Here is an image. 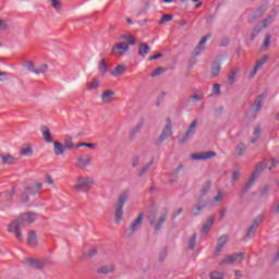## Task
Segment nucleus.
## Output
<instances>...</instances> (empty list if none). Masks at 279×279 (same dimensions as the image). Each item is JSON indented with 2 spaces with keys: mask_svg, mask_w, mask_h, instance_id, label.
Segmentation results:
<instances>
[{
  "mask_svg": "<svg viewBox=\"0 0 279 279\" xmlns=\"http://www.w3.org/2000/svg\"><path fill=\"white\" fill-rule=\"evenodd\" d=\"M206 206V201L201 199L197 202V204L191 209L192 216L197 217L202 210H204Z\"/></svg>",
  "mask_w": 279,
  "mask_h": 279,
  "instance_id": "412c9836",
  "label": "nucleus"
},
{
  "mask_svg": "<svg viewBox=\"0 0 279 279\" xmlns=\"http://www.w3.org/2000/svg\"><path fill=\"white\" fill-rule=\"evenodd\" d=\"M227 244H228V235L225 234V235H221L220 238H218V244L216 247L217 254L222 252L223 247H226Z\"/></svg>",
  "mask_w": 279,
  "mask_h": 279,
  "instance_id": "bb28decb",
  "label": "nucleus"
},
{
  "mask_svg": "<svg viewBox=\"0 0 279 279\" xmlns=\"http://www.w3.org/2000/svg\"><path fill=\"white\" fill-rule=\"evenodd\" d=\"M145 219V213H140L137 218L133 220V222L130 225L128 229L124 230V236H133L134 232L143 226V220Z\"/></svg>",
  "mask_w": 279,
  "mask_h": 279,
  "instance_id": "39448f33",
  "label": "nucleus"
},
{
  "mask_svg": "<svg viewBox=\"0 0 279 279\" xmlns=\"http://www.w3.org/2000/svg\"><path fill=\"white\" fill-rule=\"evenodd\" d=\"M24 265L32 267L33 269H45L47 265H51V260L49 259H34V258H25Z\"/></svg>",
  "mask_w": 279,
  "mask_h": 279,
  "instance_id": "0eeeda50",
  "label": "nucleus"
},
{
  "mask_svg": "<svg viewBox=\"0 0 279 279\" xmlns=\"http://www.w3.org/2000/svg\"><path fill=\"white\" fill-rule=\"evenodd\" d=\"M269 45H271V34L266 35L263 47H269Z\"/></svg>",
  "mask_w": 279,
  "mask_h": 279,
  "instance_id": "4d7b16f0",
  "label": "nucleus"
},
{
  "mask_svg": "<svg viewBox=\"0 0 279 279\" xmlns=\"http://www.w3.org/2000/svg\"><path fill=\"white\" fill-rule=\"evenodd\" d=\"M119 40H125L124 43H126L128 45H136V38H134L132 35L130 34H124L121 35L119 37Z\"/></svg>",
  "mask_w": 279,
  "mask_h": 279,
  "instance_id": "58836bf2",
  "label": "nucleus"
},
{
  "mask_svg": "<svg viewBox=\"0 0 279 279\" xmlns=\"http://www.w3.org/2000/svg\"><path fill=\"white\" fill-rule=\"evenodd\" d=\"M197 120H193L192 123L189 125L187 130L185 131V133L183 134V136L179 138L180 145H184L186 141L193 138L195 132H197Z\"/></svg>",
  "mask_w": 279,
  "mask_h": 279,
  "instance_id": "6e6552de",
  "label": "nucleus"
},
{
  "mask_svg": "<svg viewBox=\"0 0 279 279\" xmlns=\"http://www.w3.org/2000/svg\"><path fill=\"white\" fill-rule=\"evenodd\" d=\"M93 158L90 155H86L85 158L84 156H78L77 161H76V167L78 169H86V167L90 166Z\"/></svg>",
  "mask_w": 279,
  "mask_h": 279,
  "instance_id": "2eb2a0df",
  "label": "nucleus"
},
{
  "mask_svg": "<svg viewBox=\"0 0 279 279\" xmlns=\"http://www.w3.org/2000/svg\"><path fill=\"white\" fill-rule=\"evenodd\" d=\"M169 215V211L165 210L159 219L157 220V223H155L154 230L155 232H160V230L162 229V226H165V221H167V216Z\"/></svg>",
  "mask_w": 279,
  "mask_h": 279,
  "instance_id": "aec40b11",
  "label": "nucleus"
},
{
  "mask_svg": "<svg viewBox=\"0 0 279 279\" xmlns=\"http://www.w3.org/2000/svg\"><path fill=\"white\" fill-rule=\"evenodd\" d=\"M165 72V69L162 68H157L155 69V71L150 74V77H158V75H160L161 73Z\"/></svg>",
  "mask_w": 279,
  "mask_h": 279,
  "instance_id": "6e6d98bb",
  "label": "nucleus"
},
{
  "mask_svg": "<svg viewBox=\"0 0 279 279\" xmlns=\"http://www.w3.org/2000/svg\"><path fill=\"white\" fill-rule=\"evenodd\" d=\"M223 199V192L218 191L217 195L214 197V202H221Z\"/></svg>",
  "mask_w": 279,
  "mask_h": 279,
  "instance_id": "e2e57ef3",
  "label": "nucleus"
},
{
  "mask_svg": "<svg viewBox=\"0 0 279 279\" xmlns=\"http://www.w3.org/2000/svg\"><path fill=\"white\" fill-rule=\"evenodd\" d=\"M265 12H267V5H262V7L257 8V10L254 12L253 16L251 19H248V23H254V21H256L257 19H260V16H263V14H265Z\"/></svg>",
  "mask_w": 279,
  "mask_h": 279,
  "instance_id": "4be33fe9",
  "label": "nucleus"
},
{
  "mask_svg": "<svg viewBox=\"0 0 279 279\" xmlns=\"http://www.w3.org/2000/svg\"><path fill=\"white\" fill-rule=\"evenodd\" d=\"M192 101H202V96L199 94H194L191 96Z\"/></svg>",
  "mask_w": 279,
  "mask_h": 279,
  "instance_id": "338daca9",
  "label": "nucleus"
},
{
  "mask_svg": "<svg viewBox=\"0 0 279 279\" xmlns=\"http://www.w3.org/2000/svg\"><path fill=\"white\" fill-rule=\"evenodd\" d=\"M20 154L21 156H34V148H32V145L26 144L21 148Z\"/></svg>",
  "mask_w": 279,
  "mask_h": 279,
  "instance_id": "e433bc0d",
  "label": "nucleus"
},
{
  "mask_svg": "<svg viewBox=\"0 0 279 279\" xmlns=\"http://www.w3.org/2000/svg\"><path fill=\"white\" fill-rule=\"evenodd\" d=\"M153 165H154V159L149 163H147L144 167H142V169L137 173L138 178H143V174L147 173V171H149V169H151Z\"/></svg>",
  "mask_w": 279,
  "mask_h": 279,
  "instance_id": "79ce46f5",
  "label": "nucleus"
},
{
  "mask_svg": "<svg viewBox=\"0 0 279 279\" xmlns=\"http://www.w3.org/2000/svg\"><path fill=\"white\" fill-rule=\"evenodd\" d=\"M260 32H263V26L262 25H257L254 27L253 33L251 34V40H255L256 36L258 34H260Z\"/></svg>",
  "mask_w": 279,
  "mask_h": 279,
  "instance_id": "8fccbe9b",
  "label": "nucleus"
},
{
  "mask_svg": "<svg viewBox=\"0 0 279 279\" xmlns=\"http://www.w3.org/2000/svg\"><path fill=\"white\" fill-rule=\"evenodd\" d=\"M265 97H267V92L262 93L255 100V112H260V108H263V102L265 101Z\"/></svg>",
  "mask_w": 279,
  "mask_h": 279,
  "instance_id": "c85d7f7f",
  "label": "nucleus"
},
{
  "mask_svg": "<svg viewBox=\"0 0 279 279\" xmlns=\"http://www.w3.org/2000/svg\"><path fill=\"white\" fill-rule=\"evenodd\" d=\"M170 21H173V15L171 14H163L161 19L158 22V25H165V23H169Z\"/></svg>",
  "mask_w": 279,
  "mask_h": 279,
  "instance_id": "a18cd8bd",
  "label": "nucleus"
},
{
  "mask_svg": "<svg viewBox=\"0 0 279 279\" xmlns=\"http://www.w3.org/2000/svg\"><path fill=\"white\" fill-rule=\"evenodd\" d=\"M138 165H141V157H138L137 155H135L133 157V161H132V167L133 169H136V167H138Z\"/></svg>",
  "mask_w": 279,
  "mask_h": 279,
  "instance_id": "5fc2aeb1",
  "label": "nucleus"
},
{
  "mask_svg": "<svg viewBox=\"0 0 279 279\" xmlns=\"http://www.w3.org/2000/svg\"><path fill=\"white\" fill-rule=\"evenodd\" d=\"M0 29H2V32H5V29H9L8 21L0 19Z\"/></svg>",
  "mask_w": 279,
  "mask_h": 279,
  "instance_id": "bf43d9fd",
  "label": "nucleus"
},
{
  "mask_svg": "<svg viewBox=\"0 0 279 279\" xmlns=\"http://www.w3.org/2000/svg\"><path fill=\"white\" fill-rule=\"evenodd\" d=\"M210 279H223V275L220 272L214 271L210 274Z\"/></svg>",
  "mask_w": 279,
  "mask_h": 279,
  "instance_id": "680f3d73",
  "label": "nucleus"
},
{
  "mask_svg": "<svg viewBox=\"0 0 279 279\" xmlns=\"http://www.w3.org/2000/svg\"><path fill=\"white\" fill-rule=\"evenodd\" d=\"M184 169V165L180 163L177 169L172 172L170 182H174V180H178V175H180V171Z\"/></svg>",
  "mask_w": 279,
  "mask_h": 279,
  "instance_id": "c03bdc74",
  "label": "nucleus"
},
{
  "mask_svg": "<svg viewBox=\"0 0 279 279\" xmlns=\"http://www.w3.org/2000/svg\"><path fill=\"white\" fill-rule=\"evenodd\" d=\"M148 221L150 226H155L156 223V214H153L150 216H148Z\"/></svg>",
  "mask_w": 279,
  "mask_h": 279,
  "instance_id": "69168bd1",
  "label": "nucleus"
},
{
  "mask_svg": "<svg viewBox=\"0 0 279 279\" xmlns=\"http://www.w3.org/2000/svg\"><path fill=\"white\" fill-rule=\"evenodd\" d=\"M126 69L125 65L123 64H119L117 65L112 71H111V75L113 77H119L121 75H123V73H125Z\"/></svg>",
  "mask_w": 279,
  "mask_h": 279,
  "instance_id": "72a5a7b5",
  "label": "nucleus"
},
{
  "mask_svg": "<svg viewBox=\"0 0 279 279\" xmlns=\"http://www.w3.org/2000/svg\"><path fill=\"white\" fill-rule=\"evenodd\" d=\"M267 165H269V160L267 159H264L262 162H258L256 165L255 170L253 171L251 178L248 179L246 184L243 186V189L240 191V197H243V195H245V193H247V191L252 189L258 175H260V173H263V171L267 169Z\"/></svg>",
  "mask_w": 279,
  "mask_h": 279,
  "instance_id": "f03ea898",
  "label": "nucleus"
},
{
  "mask_svg": "<svg viewBox=\"0 0 279 279\" xmlns=\"http://www.w3.org/2000/svg\"><path fill=\"white\" fill-rule=\"evenodd\" d=\"M21 202H23V204H27V202H29V193L25 190L21 194Z\"/></svg>",
  "mask_w": 279,
  "mask_h": 279,
  "instance_id": "864d4df0",
  "label": "nucleus"
},
{
  "mask_svg": "<svg viewBox=\"0 0 279 279\" xmlns=\"http://www.w3.org/2000/svg\"><path fill=\"white\" fill-rule=\"evenodd\" d=\"M40 189H43V183L41 182H37V183H33L32 185H27L25 187V191H27L28 195H38V193H40Z\"/></svg>",
  "mask_w": 279,
  "mask_h": 279,
  "instance_id": "dca6fc26",
  "label": "nucleus"
},
{
  "mask_svg": "<svg viewBox=\"0 0 279 279\" xmlns=\"http://www.w3.org/2000/svg\"><path fill=\"white\" fill-rule=\"evenodd\" d=\"M217 156L216 151H201L191 155L192 160H210V158H215Z\"/></svg>",
  "mask_w": 279,
  "mask_h": 279,
  "instance_id": "ddd939ff",
  "label": "nucleus"
},
{
  "mask_svg": "<svg viewBox=\"0 0 279 279\" xmlns=\"http://www.w3.org/2000/svg\"><path fill=\"white\" fill-rule=\"evenodd\" d=\"M269 185H265L262 190H260V194L259 197H265L267 195V193H269Z\"/></svg>",
  "mask_w": 279,
  "mask_h": 279,
  "instance_id": "052dcab7",
  "label": "nucleus"
},
{
  "mask_svg": "<svg viewBox=\"0 0 279 279\" xmlns=\"http://www.w3.org/2000/svg\"><path fill=\"white\" fill-rule=\"evenodd\" d=\"M267 60H269V56H264L262 59L256 61L255 66L250 73V80H252L258 73V71H260V68L267 63Z\"/></svg>",
  "mask_w": 279,
  "mask_h": 279,
  "instance_id": "4468645a",
  "label": "nucleus"
},
{
  "mask_svg": "<svg viewBox=\"0 0 279 279\" xmlns=\"http://www.w3.org/2000/svg\"><path fill=\"white\" fill-rule=\"evenodd\" d=\"M25 66L29 73H35V75H40L47 73L49 65L46 63L39 65L38 68H35L36 65L34 64L33 61H26Z\"/></svg>",
  "mask_w": 279,
  "mask_h": 279,
  "instance_id": "9d476101",
  "label": "nucleus"
},
{
  "mask_svg": "<svg viewBox=\"0 0 279 279\" xmlns=\"http://www.w3.org/2000/svg\"><path fill=\"white\" fill-rule=\"evenodd\" d=\"M210 34L204 36L198 43L197 47L194 50V57L202 56V51H204V45L208 43V38H210Z\"/></svg>",
  "mask_w": 279,
  "mask_h": 279,
  "instance_id": "6ab92c4d",
  "label": "nucleus"
},
{
  "mask_svg": "<svg viewBox=\"0 0 279 279\" xmlns=\"http://www.w3.org/2000/svg\"><path fill=\"white\" fill-rule=\"evenodd\" d=\"M97 88H99V80L97 78L87 84V90H97Z\"/></svg>",
  "mask_w": 279,
  "mask_h": 279,
  "instance_id": "49530a36",
  "label": "nucleus"
},
{
  "mask_svg": "<svg viewBox=\"0 0 279 279\" xmlns=\"http://www.w3.org/2000/svg\"><path fill=\"white\" fill-rule=\"evenodd\" d=\"M27 243H28L29 247H36L38 245L36 231L32 230L28 232Z\"/></svg>",
  "mask_w": 279,
  "mask_h": 279,
  "instance_id": "cd10ccee",
  "label": "nucleus"
},
{
  "mask_svg": "<svg viewBox=\"0 0 279 279\" xmlns=\"http://www.w3.org/2000/svg\"><path fill=\"white\" fill-rule=\"evenodd\" d=\"M149 51H150L149 45H147L146 43L140 44L138 56H141V58H145L147 53H149Z\"/></svg>",
  "mask_w": 279,
  "mask_h": 279,
  "instance_id": "473e14b6",
  "label": "nucleus"
},
{
  "mask_svg": "<svg viewBox=\"0 0 279 279\" xmlns=\"http://www.w3.org/2000/svg\"><path fill=\"white\" fill-rule=\"evenodd\" d=\"M63 147L65 149H73V147H74L73 146V137H71V136L65 137Z\"/></svg>",
  "mask_w": 279,
  "mask_h": 279,
  "instance_id": "3c124183",
  "label": "nucleus"
},
{
  "mask_svg": "<svg viewBox=\"0 0 279 279\" xmlns=\"http://www.w3.org/2000/svg\"><path fill=\"white\" fill-rule=\"evenodd\" d=\"M41 134L46 143H53V137L51 136V130H49V126H41Z\"/></svg>",
  "mask_w": 279,
  "mask_h": 279,
  "instance_id": "a878e982",
  "label": "nucleus"
},
{
  "mask_svg": "<svg viewBox=\"0 0 279 279\" xmlns=\"http://www.w3.org/2000/svg\"><path fill=\"white\" fill-rule=\"evenodd\" d=\"M274 19H276V13L267 15L265 20L259 22V25H262L264 29H267V27L274 23Z\"/></svg>",
  "mask_w": 279,
  "mask_h": 279,
  "instance_id": "7c9ffc66",
  "label": "nucleus"
},
{
  "mask_svg": "<svg viewBox=\"0 0 279 279\" xmlns=\"http://www.w3.org/2000/svg\"><path fill=\"white\" fill-rule=\"evenodd\" d=\"M117 267L114 265H105L98 268L97 274H104L105 276H108V274H114V270Z\"/></svg>",
  "mask_w": 279,
  "mask_h": 279,
  "instance_id": "393cba45",
  "label": "nucleus"
},
{
  "mask_svg": "<svg viewBox=\"0 0 279 279\" xmlns=\"http://www.w3.org/2000/svg\"><path fill=\"white\" fill-rule=\"evenodd\" d=\"M244 258H245V253H234L223 258L219 263V265H234V263H236L238 260H243Z\"/></svg>",
  "mask_w": 279,
  "mask_h": 279,
  "instance_id": "9b49d317",
  "label": "nucleus"
},
{
  "mask_svg": "<svg viewBox=\"0 0 279 279\" xmlns=\"http://www.w3.org/2000/svg\"><path fill=\"white\" fill-rule=\"evenodd\" d=\"M141 130H143V122L137 123L130 132L129 134V138L130 141H134V138L136 137V134H138V132H141Z\"/></svg>",
  "mask_w": 279,
  "mask_h": 279,
  "instance_id": "f704fd0d",
  "label": "nucleus"
},
{
  "mask_svg": "<svg viewBox=\"0 0 279 279\" xmlns=\"http://www.w3.org/2000/svg\"><path fill=\"white\" fill-rule=\"evenodd\" d=\"M0 158L4 165H16L19 161L16 158H14V156L10 154H0Z\"/></svg>",
  "mask_w": 279,
  "mask_h": 279,
  "instance_id": "5701e85b",
  "label": "nucleus"
},
{
  "mask_svg": "<svg viewBox=\"0 0 279 279\" xmlns=\"http://www.w3.org/2000/svg\"><path fill=\"white\" fill-rule=\"evenodd\" d=\"M236 75H239V71L236 70H233L229 73L228 81L230 82V84H234V82L236 81Z\"/></svg>",
  "mask_w": 279,
  "mask_h": 279,
  "instance_id": "603ef678",
  "label": "nucleus"
},
{
  "mask_svg": "<svg viewBox=\"0 0 279 279\" xmlns=\"http://www.w3.org/2000/svg\"><path fill=\"white\" fill-rule=\"evenodd\" d=\"M260 134H263V126H260V124H256L254 126V131H253V137L251 140V143L254 145L258 142V138H260Z\"/></svg>",
  "mask_w": 279,
  "mask_h": 279,
  "instance_id": "b1692460",
  "label": "nucleus"
},
{
  "mask_svg": "<svg viewBox=\"0 0 279 279\" xmlns=\"http://www.w3.org/2000/svg\"><path fill=\"white\" fill-rule=\"evenodd\" d=\"M38 219V214L34 211H28L21 214L20 217L13 220L8 228V232L15 234L17 241H23V234L21 233V228L34 223Z\"/></svg>",
  "mask_w": 279,
  "mask_h": 279,
  "instance_id": "f257e3e1",
  "label": "nucleus"
},
{
  "mask_svg": "<svg viewBox=\"0 0 279 279\" xmlns=\"http://www.w3.org/2000/svg\"><path fill=\"white\" fill-rule=\"evenodd\" d=\"M219 73H221V63L214 61L211 63V77H218Z\"/></svg>",
  "mask_w": 279,
  "mask_h": 279,
  "instance_id": "2f4dec72",
  "label": "nucleus"
},
{
  "mask_svg": "<svg viewBox=\"0 0 279 279\" xmlns=\"http://www.w3.org/2000/svg\"><path fill=\"white\" fill-rule=\"evenodd\" d=\"M263 221L260 218H255L253 223L248 227L246 234L243 236V241H250L254 234H256V230H258V225Z\"/></svg>",
  "mask_w": 279,
  "mask_h": 279,
  "instance_id": "f8f14e48",
  "label": "nucleus"
},
{
  "mask_svg": "<svg viewBox=\"0 0 279 279\" xmlns=\"http://www.w3.org/2000/svg\"><path fill=\"white\" fill-rule=\"evenodd\" d=\"M239 175H240L239 171H236V170L233 171V172H232V181H233V182H236V180H239Z\"/></svg>",
  "mask_w": 279,
  "mask_h": 279,
  "instance_id": "774afa93",
  "label": "nucleus"
},
{
  "mask_svg": "<svg viewBox=\"0 0 279 279\" xmlns=\"http://www.w3.org/2000/svg\"><path fill=\"white\" fill-rule=\"evenodd\" d=\"M53 146H54V156H62L64 154V150L66 148H64V145H62V143L60 142H53Z\"/></svg>",
  "mask_w": 279,
  "mask_h": 279,
  "instance_id": "4c0bfd02",
  "label": "nucleus"
},
{
  "mask_svg": "<svg viewBox=\"0 0 279 279\" xmlns=\"http://www.w3.org/2000/svg\"><path fill=\"white\" fill-rule=\"evenodd\" d=\"M245 149H247V147L245 146L244 143H239L236 148H235V151L238 154V156H243V154H245Z\"/></svg>",
  "mask_w": 279,
  "mask_h": 279,
  "instance_id": "de8ad7c7",
  "label": "nucleus"
},
{
  "mask_svg": "<svg viewBox=\"0 0 279 279\" xmlns=\"http://www.w3.org/2000/svg\"><path fill=\"white\" fill-rule=\"evenodd\" d=\"M172 134H173V130L171 125V118H167L166 125L161 134L159 135L158 140L156 141L157 147H160V145H162V143H165V141H167V138H169V136H171Z\"/></svg>",
  "mask_w": 279,
  "mask_h": 279,
  "instance_id": "423d86ee",
  "label": "nucleus"
},
{
  "mask_svg": "<svg viewBox=\"0 0 279 279\" xmlns=\"http://www.w3.org/2000/svg\"><path fill=\"white\" fill-rule=\"evenodd\" d=\"M213 186L211 181H206L205 184L199 190V197H205V195H208V192L210 191Z\"/></svg>",
  "mask_w": 279,
  "mask_h": 279,
  "instance_id": "c9c22d12",
  "label": "nucleus"
},
{
  "mask_svg": "<svg viewBox=\"0 0 279 279\" xmlns=\"http://www.w3.org/2000/svg\"><path fill=\"white\" fill-rule=\"evenodd\" d=\"M215 226V216H209L205 223L203 225V228L201 230L202 234H208L210 232V229Z\"/></svg>",
  "mask_w": 279,
  "mask_h": 279,
  "instance_id": "f3484780",
  "label": "nucleus"
},
{
  "mask_svg": "<svg viewBox=\"0 0 279 279\" xmlns=\"http://www.w3.org/2000/svg\"><path fill=\"white\" fill-rule=\"evenodd\" d=\"M51 3V8H53V10H56V12H58V14H60V12H62V2L60 0H49Z\"/></svg>",
  "mask_w": 279,
  "mask_h": 279,
  "instance_id": "ea45409f",
  "label": "nucleus"
},
{
  "mask_svg": "<svg viewBox=\"0 0 279 279\" xmlns=\"http://www.w3.org/2000/svg\"><path fill=\"white\" fill-rule=\"evenodd\" d=\"M213 93L215 94V95H221V85H219V84H214V87H213Z\"/></svg>",
  "mask_w": 279,
  "mask_h": 279,
  "instance_id": "13d9d810",
  "label": "nucleus"
},
{
  "mask_svg": "<svg viewBox=\"0 0 279 279\" xmlns=\"http://www.w3.org/2000/svg\"><path fill=\"white\" fill-rule=\"evenodd\" d=\"M196 242H197V233H193L189 239V250L193 252V250H195Z\"/></svg>",
  "mask_w": 279,
  "mask_h": 279,
  "instance_id": "a19ab883",
  "label": "nucleus"
},
{
  "mask_svg": "<svg viewBox=\"0 0 279 279\" xmlns=\"http://www.w3.org/2000/svg\"><path fill=\"white\" fill-rule=\"evenodd\" d=\"M114 90L107 89L101 94L102 104H112L114 101Z\"/></svg>",
  "mask_w": 279,
  "mask_h": 279,
  "instance_id": "a211bd4d",
  "label": "nucleus"
},
{
  "mask_svg": "<svg viewBox=\"0 0 279 279\" xmlns=\"http://www.w3.org/2000/svg\"><path fill=\"white\" fill-rule=\"evenodd\" d=\"M101 75H106L108 73V64L106 63V59H101L98 66Z\"/></svg>",
  "mask_w": 279,
  "mask_h": 279,
  "instance_id": "37998d69",
  "label": "nucleus"
},
{
  "mask_svg": "<svg viewBox=\"0 0 279 279\" xmlns=\"http://www.w3.org/2000/svg\"><path fill=\"white\" fill-rule=\"evenodd\" d=\"M93 184H95V180L93 178L80 177L76 184L73 185V189L74 191H78L81 193H88Z\"/></svg>",
  "mask_w": 279,
  "mask_h": 279,
  "instance_id": "7ed1b4c3",
  "label": "nucleus"
},
{
  "mask_svg": "<svg viewBox=\"0 0 279 279\" xmlns=\"http://www.w3.org/2000/svg\"><path fill=\"white\" fill-rule=\"evenodd\" d=\"M128 202V195L125 193L121 194L118 197V201L114 205L116 208V223L119 225L123 221V206H125Z\"/></svg>",
  "mask_w": 279,
  "mask_h": 279,
  "instance_id": "20e7f679",
  "label": "nucleus"
},
{
  "mask_svg": "<svg viewBox=\"0 0 279 279\" xmlns=\"http://www.w3.org/2000/svg\"><path fill=\"white\" fill-rule=\"evenodd\" d=\"M80 147H88L89 149H95V147H97V144H95V143L82 142V143H78V144L75 146L76 149H80Z\"/></svg>",
  "mask_w": 279,
  "mask_h": 279,
  "instance_id": "09e8293b",
  "label": "nucleus"
},
{
  "mask_svg": "<svg viewBox=\"0 0 279 279\" xmlns=\"http://www.w3.org/2000/svg\"><path fill=\"white\" fill-rule=\"evenodd\" d=\"M126 51H130V45L128 43H117L111 49V56L121 58V56H125Z\"/></svg>",
  "mask_w": 279,
  "mask_h": 279,
  "instance_id": "1a4fd4ad",
  "label": "nucleus"
},
{
  "mask_svg": "<svg viewBox=\"0 0 279 279\" xmlns=\"http://www.w3.org/2000/svg\"><path fill=\"white\" fill-rule=\"evenodd\" d=\"M97 247L89 248L87 253H83L81 259L90 260V258H95V256H97Z\"/></svg>",
  "mask_w": 279,
  "mask_h": 279,
  "instance_id": "c756f323",
  "label": "nucleus"
},
{
  "mask_svg": "<svg viewBox=\"0 0 279 279\" xmlns=\"http://www.w3.org/2000/svg\"><path fill=\"white\" fill-rule=\"evenodd\" d=\"M278 160L277 159H275V158H272L271 159V165H270V167L268 168V170L269 171H271L272 169H276V167H278Z\"/></svg>",
  "mask_w": 279,
  "mask_h": 279,
  "instance_id": "0e129e2a",
  "label": "nucleus"
}]
</instances>
